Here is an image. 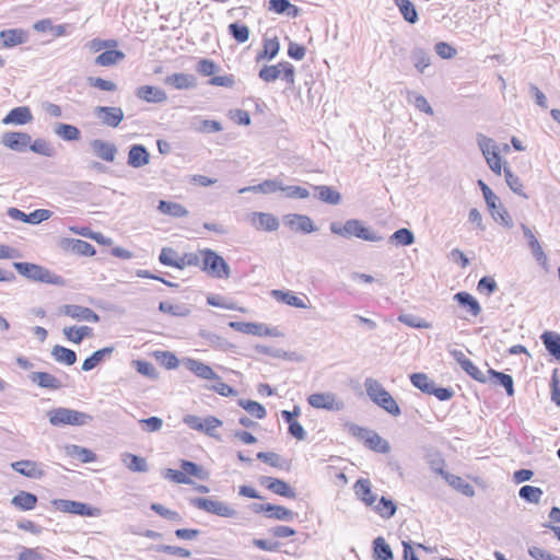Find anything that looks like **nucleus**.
Returning a JSON list of instances; mask_svg holds the SVG:
<instances>
[{"mask_svg":"<svg viewBox=\"0 0 560 560\" xmlns=\"http://www.w3.org/2000/svg\"><path fill=\"white\" fill-rule=\"evenodd\" d=\"M329 229L331 233L342 237L355 236L368 242H381L383 240L381 235L376 234L370 228H366L362 221L358 219H349L345 224L331 222Z\"/></svg>","mask_w":560,"mask_h":560,"instance_id":"1","label":"nucleus"},{"mask_svg":"<svg viewBox=\"0 0 560 560\" xmlns=\"http://www.w3.org/2000/svg\"><path fill=\"white\" fill-rule=\"evenodd\" d=\"M364 388L369 398L378 407L392 416H399L400 408L393 396L384 388V386L375 378L368 377L364 381Z\"/></svg>","mask_w":560,"mask_h":560,"instance_id":"2","label":"nucleus"},{"mask_svg":"<svg viewBox=\"0 0 560 560\" xmlns=\"http://www.w3.org/2000/svg\"><path fill=\"white\" fill-rule=\"evenodd\" d=\"M13 267L23 277L36 281L55 285H63L65 280L47 268L32 262H13Z\"/></svg>","mask_w":560,"mask_h":560,"instance_id":"3","label":"nucleus"},{"mask_svg":"<svg viewBox=\"0 0 560 560\" xmlns=\"http://www.w3.org/2000/svg\"><path fill=\"white\" fill-rule=\"evenodd\" d=\"M200 255L202 257L200 266L202 271L217 279L230 278L231 268L222 256L210 248L201 249Z\"/></svg>","mask_w":560,"mask_h":560,"instance_id":"4","label":"nucleus"},{"mask_svg":"<svg viewBox=\"0 0 560 560\" xmlns=\"http://www.w3.org/2000/svg\"><path fill=\"white\" fill-rule=\"evenodd\" d=\"M49 416V422L50 424L55 427H61V425H85L92 421V416L69 409V408H55L48 412Z\"/></svg>","mask_w":560,"mask_h":560,"instance_id":"5","label":"nucleus"},{"mask_svg":"<svg viewBox=\"0 0 560 560\" xmlns=\"http://www.w3.org/2000/svg\"><path fill=\"white\" fill-rule=\"evenodd\" d=\"M479 186L482 190L483 198L488 208L490 209L492 218L505 226L512 225V220L508 211L501 206L499 197L485 184L479 180Z\"/></svg>","mask_w":560,"mask_h":560,"instance_id":"6","label":"nucleus"},{"mask_svg":"<svg viewBox=\"0 0 560 560\" xmlns=\"http://www.w3.org/2000/svg\"><path fill=\"white\" fill-rule=\"evenodd\" d=\"M190 504L199 510L221 517H235L237 515V511L228 503L211 498H192L190 499Z\"/></svg>","mask_w":560,"mask_h":560,"instance_id":"7","label":"nucleus"},{"mask_svg":"<svg viewBox=\"0 0 560 560\" xmlns=\"http://www.w3.org/2000/svg\"><path fill=\"white\" fill-rule=\"evenodd\" d=\"M183 421L192 430L202 432L211 438H219L215 431L222 425V421L213 416L201 418L195 415H187Z\"/></svg>","mask_w":560,"mask_h":560,"instance_id":"8","label":"nucleus"},{"mask_svg":"<svg viewBox=\"0 0 560 560\" xmlns=\"http://www.w3.org/2000/svg\"><path fill=\"white\" fill-rule=\"evenodd\" d=\"M307 402L316 409L328 411H341L345 408V401L331 392L314 393L307 397Z\"/></svg>","mask_w":560,"mask_h":560,"instance_id":"9","label":"nucleus"},{"mask_svg":"<svg viewBox=\"0 0 560 560\" xmlns=\"http://www.w3.org/2000/svg\"><path fill=\"white\" fill-rule=\"evenodd\" d=\"M54 506L56 510L63 512V513H70L81 516H98L100 510L96 508H93L86 503H82L79 501H72V500H63L58 499L52 501Z\"/></svg>","mask_w":560,"mask_h":560,"instance_id":"10","label":"nucleus"},{"mask_svg":"<svg viewBox=\"0 0 560 560\" xmlns=\"http://www.w3.org/2000/svg\"><path fill=\"white\" fill-rule=\"evenodd\" d=\"M59 314L78 322L98 323L100 316L90 307L78 304H65L59 307Z\"/></svg>","mask_w":560,"mask_h":560,"instance_id":"11","label":"nucleus"},{"mask_svg":"<svg viewBox=\"0 0 560 560\" xmlns=\"http://www.w3.org/2000/svg\"><path fill=\"white\" fill-rule=\"evenodd\" d=\"M94 114L104 126L112 128L118 127L124 119V112L120 107L97 106Z\"/></svg>","mask_w":560,"mask_h":560,"instance_id":"12","label":"nucleus"},{"mask_svg":"<svg viewBox=\"0 0 560 560\" xmlns=\"http://www.w3.org/2000/svg\"><path fill=\"white\" fill-rule=\"evenodd\" d=\"M32 138L26 132L9 131L3 133L1 142L7 148L16 151L24 152L31 144Z\"/></svg>","mask_w":560,"mask_h":560,"instance_id":"13","label":"nucleus"},{"mask_svg":"<svg viewBox=\"0 0 560 560\" xmlns=\"http://www.w3.org/2000/svg\"><path fill=\"white\" fill-rule=\"evenodd\" d=\"M260 483L278 495L289 499L296 497L295 490L281 479L264 476L260 478Z\"/></svg>","mask_w":560,"mask_h":560,"instance_id":"14","label":"nucleus"},{"mask_svg":"<svg viewBox=\"0 0 560 560\" xmlns=\"http://www.w3.org/2000/svg\"><path fill=\"white\" fill-rule=\"evenodd\" d=\"M94 155L106 162H114L117 154V147L102 139H94L90 142Z\"/></svg>","mask_w":560,"mask_h":560,"instance_id":"15","label":"nucleus"},{"mask_svg":"<svg viewBox=\"0 0 560 560\" xmlns=\"http://www.w3.org/2000/svg\"><path fill=\"white\" fill-rule=\"evenodd\" d=\"M435 472L441 475L451 487H453L460 493L465 494L466 497L475 495L474 487L470 483L466 482L462 477L450 474L445 471L443 468H436Z\"/></svg>","mask_w":560,"mask_h":560,"instance_id":"16","label":"nucleus"},{"mask_svg":"<svg viewBox=\"0 0 560 560\" xmlns=\"http://www.w3.org/2000/svg\"><path fill=\"white\" fill-rule=\"evenodd\" d=\"M0 39L4 48H12L27 42L28 34L22 28H10L0 32Z\"/></svg>","mask_w":560,"mask_h":560,"instance_id":"17","label":"nucleus"},{"mask_svg":"<svg viewBox=\"0 0 560 560\" xmlns=\"http://www.w3.org/2000/svg\"><path fill=\"white\" fill-rule=\"evenodd\" d=\"M250 223L256 229H260L268 232H273L279 229L278 219L273 214L266 212L250 213Z\"/></svg>","mask_w":560,"mask_h":560,"instance_id":"18","label":"nucleus"},{"mask_svg":"<svg viewBox=\"0 0 560 560\" xmlns=\"http://www.w3.org/2000/svg\"><path fill=\"white\" fill-rule=\"evenodd\" d=\"M12 468L28 478L40 479L45 471L40 464L32 460H19L12 464Z\"/></svg>","mask_w":560,"mask_h":560,"instance_id":"19","label":"nucleus"},{"mask_svg":"<svg viewBox=\"0 0 560 560\" xmlns=\"http://www.w3.org/2000/svg\"><path fill=\"white\" fill-rule=\"evenodd\" d=\"M150 162V153L142 144H132L128 152V165L140 168Z\"/></svg>","mask_w":560,"mask_h":560,"instance_id":"20","label":"nucleus"},{"mask_svg":"<svg viewBox=\"0 0 560 560\" xmlns=\"http://www.w3.org/2000/svg\"><path fill=\"white\" fill-rule=\"evenodd\" d=\"M354 493L366 506H373L377 500L376 494L372 492V486L369 479H358L353 486Z\"/></svg>","mask_w":560,"mask_h":560,"instance_id":"21","label":"nucleus"},{"mask_svg":"<svg viewBox=\"0 0 560 560\" xmlns=\"http://www.w3.org/2000/svg\"><path fill=\"white\" fill-rule=\"evenodd\" d=\"M28 378L31 382L46 389L58 390L63 386L60 380L47 372H32Z\"/></svg>","mask_w":560,"mask_h":560,"instance_id":"22","label":"nucleus"},{"mask_svg":"<svg viewBox=\"0 0 560 560\" xmlns=\"http://www.w3.org/2000/svg\"><path fill=\"white\" fill-rule=\"evenodd\" d=\"M285 224L291 230L300 231L306 234L316 230L312 219L305 214H289L285 217Z\"/></svg>","mask_w":560,"mask_h":560,"instance_id":"23","label":"nucleus"},{"mask_svg":"<svg viewBox=\"0 0 560 560\" xmlns=\"http://www.w3.org/2000/svg\"><path fill=\"white\" fill-rule=\"evenodd\" d=\"M136 95L148 103H163L167 100V95L162 89L152 85L138 88Z\"/></svg>","mask_w":560,"mask_h":560,"instance_id":"24","label":"nucleus"},{"mask_svg":"<svg viewBox=\"0 0 560 560\" xmlns=\"http://www.w3.org/2000/svg\"><path fill=\"white\" fill-rule=\"evenodd\" d=\"M185 366L202 380H219V375L212 370V368L199 360L187 359L185 361Z\"/></svg>","mask_w":560,"mask_h":560,"instance_id":"25","label":"nucleus"},{"mask_svg":"<svg viewBox=\"0 0 560 560\" xmlns=\"http://www.w3.org/2000/svg\"><path fill=\"white\" fill-rule=\"evenodd\" d=\"M33 120V115L27 106H20L11 109L2 119L4 125H25Z\"/></svg>","mask_w":560,"mask_h":560,"instance_id":"26","label":"nucleus"},{"mask_svg":"<svg viewBox=\"0 0 560 560\" xmlns=\"http://www.w3.org/2000/svg\"><path fill=\"white\" fill-rule=\"evenodd\" d=\"M164 83L177 90H188L196 86V78L187 73H173L164 79Z\"/></svg>","mask_w":560,"mask_h":560,"instance_id":"27","label":"nucleus"},{"mask_svg":"<svg viewBox=\"0 0 560 560\" xmlns=\"http://www.w3.org/2000/svg\"><path fill=\"white\" fill-rule=\"evenodd\" d=\"M229 326L236 331L247 334V335L264 336V335L270 334V331L267 327H265L261 324H256V323L231 322L229 324Z\"/></svg>","mask_w":560,"mask_h":560,"instance_id":"28","label":"nucleus"},{"mask_svg":"<svg viewBox=\"0 0 560 560\" xmlns=\"http://www.w3.org/2000/svg\"><path fill=\"white\" fill-rule=\"evenodd\" d=\"M268 10L288 18H296L300 14V9L289 0H270Z\"/></svg>","mask_w":560,"mask_h":560,"instance_id":"29","label":"nucleus"},{"mask_svg":"<svg viewBox=\"0 0 560 560\" xmlns=\"http://www.w3.org/2000/svg\"><path fill=\"white\" fill-rule=\"evenodd\" d=\"M62 332L69 341L80 345L84 338L93 335V329L89 326H71L65 327Z\"/></svg>","mask_w":560,"mask_h":560,"instance_id":"30","label":"nucleus"},{"mask_svg":"<svg viewBox=\"0 0 560 560\" xmlns=\"http://www.w3.org/2000/svg\"><path fill=\"white\" fill-rule=\"evenodd\" d=\"M316 190L315 197L327 203V205H338L341 201V195L335 188L326 185L314 186Z\"/></svg>","mask_w":560,"mask_h":560,"instance_id":"31","label":"nucleus"},{"mask_svg":"<svg viewBox=\"0 0 560 560\" xmlns=\"http://www.w3.org/2000/svg\"><path fill=\"white\" fill-rule=\"evenodd\" d=\"M121 462L132 472H147L149 470L145 458L131 453H124L121 455Z\"/></svg>","mask_w":560,"mask_h":560,"instance_id":"32","label":"nucleus"},{"mask_svg":"<svg viewBox=\"0 0 560 560\" xmlns=\"http://www.w3.org/2000/svg\"><path fill=\"white\" fill-rule=\"evenodd\" d=\"M114 351V347H105L93 352L89 358L83 361L82 370L88 372L96 368L106 358H109Z\"/></svg>","mask_w":560,"mask_h":560,"instance_id":"33","label":"nucleus"},{"mask_svg":"<svg viewBox=\"0 0 560 560\" xmlns=\"http://www.w3.org/2000/svg\"><path fill=\"white\" fill-rule=\"evenodd\" d=\"M282 187L283 186L280 182H278L276 179H267L258 185L241 188L238 190V192L245 194V192L252 191V192L271 194V192H275L278 190H282Z\"/></svg>","mask_w":560,"mask_h":560,"instance_id":"34","label":"nucleus"},{"mask_svg":"<svg viewBox=\"0 0 560 560\" xmlns=\"http://www.w3.org/2000/svg\"><path fill=\"white\" fill-rule=\"evenodd\" d=\"M541 340L547 351L560 361V335L553 331H545Z\"/></svg>","mask_w":560,"mask_h":560,"instance_id":"35","label":"nucleus"},{"mask_svg":"<svg viewBox=\"0 0 560 560\" xmlns=\"http://www.w3.org/2000/svg\"><path fill=\"white\" fill-rule=\"evenodd\" d=\"M454 300L462 306L467 307L472 316L481 313V306L478 301L468 292H458L454 295Z\"/></svg>","mask_w":560,"mask_h":560,"instance_id":"36","label":"nucleus"},{"mask_svg":"<svg viewBox=\"0 0 560 560\" xmlns=\"http://www.w3.org/2000/svg\"><path fill=\"white\" fill-rule=\"evenodd\" d=\"M158 210L163 214L174 218H183L188 214V210L183 205L173 201L161 200Z\"/></svg>","mask_w":560,"mask_h":560,"instance_id":"37","label":"nucleus"},{"mask_svg":"<svg viewBox=\"0 0 560 560\" xmlns=\"http://www.w3.org/2000/svg\"><path fill=\"white\" fill-rule=\"evenodd\" d=\"M52 358L61 364L72 365L77 361V353L66 347L56 345L51 349Z\"/></svg>","mask_w":560,"mask_h":560,"instance_id":"38","label":"nucleus"},{"mask_svg":"<svg viewBox=\"0 0 560 560\" xmlns=\"http://www.w3.org/2000/svg\"><path fill=\"white\" fill-rule=\"evenodd\" d=\"M266 516L269 518L278 520V521H284V522H291L296 516V513L287 509L282 505H276L269 503V506H267Z\"/></svg>","mask_w":560,"mask_h":560,"instance_id":"39","label":"nucleus"},{"mask_svg":"<svg viewBox=\"0 0 560 560\" xmlns=\"http://www.w3.org/2000/svg\"><path fill=\"white\" fill-rule=\"evenodd\" d=\"M373 559L374 560H393L394 559L393 550L383 537H377L373 541Z\"/></svg>","mask_w":560,"mask_h":560,"instance_id":"40","label":"nucleus"},{"mask_svg":"<svg viewBox=\"0 0 560 560\" xmlns=\"http://www.w3.org/2000/svg\"><path fill=\"white\" fill-rule=\"evenodd\" d=\"M271 295L280 302L296 308H306V303L290 291L273 290Z\"/></svg>","mask_w":560,"mask_h":560,"instance_id":"41","label":"nucleus"},{"mask_svg":"<svg viewBox=\"0 0 560 560\" xmlns=\"http://www.w3.org/2000/svg\"><path fill=\"white\" fill-rule=\"evenodd\" d=\"M124 59L125 54L122 51L116 49H108L103 51L95 58V63L102 67H109L116 65L117 62Z\"/></svg>","mask_w":560,"mask_h":560,"instance_id":"42","label":"nucleus"},{"mask_svg":"<svg viewBox=\"0 0 560 560\" xmlns=\"http://www.w3.org/2000/svg\"><path fill=\"white\" fill-rule=\"evenodd\" d=\"M404 20L410 24L418 22L419 16L415 4L410 0H394Z\"/></svg>","mask_w":560,"mask_h":560,"instance_id":"43","label":"nucleus"},{"mask_svg":"<svg viewBox=\"0 0 560 560\" xmlns=\"http://www.w3.org/2000/svg\"><path fill=\"white\" fill-rule=\"evenodd\" d=\"M364 445L368 448L382 454H386L390 451L389 443L373 430L370 432Z\"/></svg>","mask_w":560,"mask_h":560,"instance_id":"44","label":"nucleus"},{"mask_svg":"<svg viewBox=\"0 0 560 560\" xmlns=\"http://www.w3.org/2000/svg\"><path fill=\"white\" fill-rule=\"evenodd\" d=\"M55 133L65 141H78L81 132L75 126L59 122L54 128Z\"/></svg>","mask_w":560,"mask_h":560,"instance_id":"45","label":"nucleus"},{"mask_svg":"<svg viewBox=\"0 0 560 560\" xmlns=\"http://www.w3.org/2000/svg\"><path fill=\"white\" fill-rule=\"evenodd\" d=\"M411 60L413 62L415 68L423 73L424 70L431 65V58L429 52L420 47H415L411 51Z\"/></svg>","mask_w":560,"mask_h":560,"instance_id":"46","label":"nucleus"},{"mask_svg":"<svg viewBox=\"0 0 560 560\" xmlns=\"http://www.w3.org/2000/svg\"><path fill=\"white\" fill-rule=\"evenodd\" d=\"M372 508L374 512L383 518H390L395 515L397 510L395 502L386 497H382Z\"/></svg>","mask_w":560,"mask_h":560,"instance_id":"47","label":"nucleus"},{"mask_svg":"<svg viewBox=\"0 0 560 560\" xmlns=\"http://www.w3.org/2000/svg\"><path fill=\"white\" fill-rule=\"evenodd\" d=\"M36 503L37 497L25 491H21L12 498V504L23 511L33 510Z\"/></svg>","mask_w":560,"mask_h":560,"instance_id":"48","label":"nucleus"},{"mask_svg":"<svg viewBox=\"0 0 560 560\" xmlns=\"http://www.w3.org/2000/svg\"><path fill=\"white\" fill-rule=\"evenodd\" d=\"M389 242L396 246H409L415 243V235L409 229L401 228L389 236Z\"/></svg>","mask_w":560,"mask_h":560,"instance_id":"49","label":"nucleus"},{"mask_svg":"<svg viewBox=\"0 0 560 560\" xmlns=\"http://www.w3.org/2000/svg\"><path fill=\"white\" fill-rule=\"evenodd\" d=\"M488 373L491 378H494L499 385L504 387L508 396L511 397L514 395V383L511 375L505 374L503 372H498L493 369H489Z\"/></svg>","mask_w":560,"mask_h":560,"instance_id":"50","label":"nucleus"},{"mask_svg":"<svg viewBox=\"0 0 560 560\" xmlns=\"http://www.w3.org/2000/svg\"><path fill=\"white\" fill-rule=\"evenodd\" d=\"M542 494L544 492L540 488L528 485L521 487L518 490L520 498L534 504H538L540 502Z\"/></svg>","mask_w":560,"mask_h":560,"instance_id":"51","label":"nucleus"},{"mask_svg":"<svg viewBox=\"0 0 560 560\" xmlns=\"http://www.w3.org/2000/svg\"><path fill=\"white\" fill-rule=\"evenodd\" d=\"M238 406L245 409L250 416L257 419H264L266 417L265 407L255 400L240 399Z\"/></svg>","mask_w":560,"mask_h":560,"instance_id":"52","label":"nucleus"},{"mask_svg":"<svg viewBox=\"0 0 560 560\" xmlns=\"http://www.w3.org/2000/svg\"><path fill=\"white\" fill-rule=\"evenodd\" d=\"M477 143L485 159L491 156L492 153H499L494 140L482 133H477Z\"/></svg>","mask_w":560,"mask_h":560,"instance_id":"53","label":"nucleus"},{"mask_svg":"<svg viewBox=\"0 0 560 560\" xmlns=\"http://www.w3.org/2000/svg\"><path fill=\"white\" fill-rule=\"evenodd\" d=\"M407 100L408 102L412 103L413 106L419 109L420 112H423L428 115H433V108L428 103L427 98L423 95L417 94L412 91H408L407 93Z\"/></svg>","mask_w":560,"mask_h":560,"instance_id":"54","label":"nucleus"},{"mask_svg":"<svg viewBox=\"0 0 560 560\" xmlns=\"http://www.w3.org/2000/svg\"><path fill=\"white\" fill-rule=\"evenodd\" d=\"M411 384L424 394H430L434 382L424 373H413L410 375Z\"/></svg>","mask_w":560,"mask_h":560,"instance_id":"55","label":"nucleus"},{"mask_svg":"<svg viewBox=\"0 0 560 560\" xmlns=\"http://www.w3.org/2000/svg\"><path fill=\"white\" fill-rule=\"evenodd\" d=\"M258 77L266 83L276 81L281 77L280 62L273 66H264L258 73Z\"/></svg>","mask_w":560,"mask_h":560,"instance_id":"56","label":"nucleus"},{"mask_svg":"<svg viewBox=\"0 0 560 560\" xmlns=\"http://www.w3.org/2000/svg\"><path fill=\"white\" fill-rule=\"evenodd\" d=\"M180 468L187 477L194 476L201 480L207 478V472L203 470V468L194 462L183 459L180 460Z\"/></svg>","mask_w":560,"mask_h":560,"instance_id":"57","label":"nucleus"},{"mask_svg":"<svg viewBox=\"0 0 560 560\" xmlns=\"http://www.w3.org/2000/svg\"><path fill=\"white\" fill-rule=\"evenodd\" d=\"M257 458L272 467L280 468V469L285 468L287 462L277 453L259 452L257 454Z\"/></svg>","mask_w":560,"mask_h":560,"instance_id":"58","label":"nucleus"},{"mask_svg":"<svg viewBox=\"0 0 560 560\" xmlns=\"http://www.w3.org/2000/svg\"><path fill=\"white\" fill-rule=\"evenodd\" d=\"M229 33L237 43H245L249 38V28L236 22L229 25Z\"/></svg>","mask_w":560,"mask_h":560,"instance_id":"59","label":"nucleus"},{"mask_svg":"<svg viewBox=\"0 0 560 560\" xmlns=\"http://www.w3.org/2000/svg\"><path fill=\"white\" fill-rule=\"evenodd\" d=\"M504 176H505V182L511 190H513L515 194H517L520 196H523L525 198L527 197L523 191V184H522L521 179L518 178V176L513 174L511 168L504 167Z\"/></svg>","mask_w":560,"mask_h":560,"instance_id":"60","label":"nucleus"},{"mask_svg":"<svg viewBox=\"0 0 560 560\" xmlns=\"http://www.w3.org/2000/svg\"><path fill=\"white\" fill-rule=\"evenodd\" d=\"M28 148L33 152L42 154L44 156L50 158L55 154L54 147L45 139H36L34 142L31 141Z\"/></svg>","mask_w":560,"mask_h":560,"instance_id":"61","label":"nucleus"},{"mask_svg":"<svg viewBox=\"0 0 560 560\" xmlns=\"http://www.w3.org/2000/svg\"><path fill=\"white\" fill-rule=\"evenodd\" d=\"M200 250L198 253H186L179 256L177 269H185L188 266L200 267L201 266Z\"/></svg>","mask_w":560,"mask_h":560,"instance_id":"62","label":"nucleus"},{"mask_svg":"<svg viewBox=\"0 0 560 560\" xmlns=\"http://www.w3.org/2000/svg\"><path fill=\"white\" fill-rule=\"evenodd\" d=\"M179 256L177 252L171 247L162 248L159 260L162 265L177 268Z\"/></svg>","mask_w":560,"mask_h":560,"instance_id":"63","label":"nucleus"},{"mask_svg":"<svg viewBox=\"0 0 560 560\" xmlns=\"http://www.w3.org/2000/svg\"><path fill=\"white\" fill-rule=\"evenodd\" d=\"M460 368L474 380L480 383H487V375L483 372H481L469 359L463 362Z\"/></svg>","mask_w":560,"mask_h":560,"instance_id":"64","label":"nucleus"}]
</instances>
